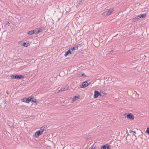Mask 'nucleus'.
I'll use <instances>...</instances> for the list:
<instances>
[{
  "label": "nucleus",
  "mask_w": 149,
  "mask_h": 149,
  "mask_svg": "<svg viewBox=\"0 0 149 149\" xmlns=\"http://www.w3.org/2000/svg\"><path fill=\"white\" fill-rule=\"evenodd\" d=\"M90 83L89 81H87L83 83L80 86L81 88H84L88 86Z\"/></svg>",
  "instance_id": "nucleus-3"
},
{
  "label": "nucleus",
  "mask_w": 149,
  "mask_h": 149,
  "mask_svg": "<svg viewBox=\"0 0 149 149\" xmlns=\"http://www.w3.org/2000/svg\"><path fill=\"white\" fill-rule=\"evenodd\" d=\"M130 132H133V131H130Z\"/></svg>",
  "instance_id": "nucleus-32"
},
{
  "label": "nucleus",
  "mask_w": 149,
  "mask_h": 149,
  "mask_svg": "<svg viewBox=\"0 0 149 149\" xmlns=\"http://www.w3.org/2000/svg\"><path fill=\"white\" fill-rule=\"evenodd\" d=\"M34 33V30H32L31 31H29L28 32V34L29 35H32Z\"/></svg>",
  "instance_id": "nucleus-13"
},
{
  "label": "nucleus",
  "mask_w": 149,
  "mask_h": 149,
  "mask_svg": "<svg viewBox=\"0 0 149 149\" xmlns=\"http://www.w3.org/2000/svg\"><path fill=\"white\" fill-rule=\"evenodd\" d=\"M107 145H103L101 148V149H107Z\"/></svg>",
  "instance_id": "nucleus-18"
},
{
  "label": "nucleus",
  "mask_w": 149,
  "mask_h": 149,
  "mask_svg": "<svg viewBox=\"0 0 149 149\" xmlns=\"http://www.w3.org/2000/svg\"><path fill=\"white\" fill-rule=\"evenodd\" d=\"M5 106H6V105H5V106L4 107L5 108Z\"/></svg>",
  "instance_id": "nucleus-34"
},
{
  "label": "nucleus",
  "mask_w": 149,
  "mask_h": 149,
  "mask_svg": "<svg viewBox=\"0 0 149 149\" xmlns=\"http://www.w3.org/2000/svg\"><path fill=\"white\" fill-rule=\"evenodd\" d=\"M31 97L32 99H31V102H32L34 103L37 104L38 103L36 102V99L33 97Z\"/></svg>",
  "instance_id": "nucleus-6"
},
{
  "label": "nucleus",
  "mask_w": 149,
  "mask_h": 149,
  "mask_svg": "<svg viewBox=\"0 0 149 149\" xmlns=\"http://www.w3.org/2000/svg\"><path fill=\"white\" fill-rule=\"evenodd\" d=\"M71 54L72 52L70 50H68L67 52H65V54L64 55V56L65 57H67L69 54Z\"/></svg>",
  "instance_id": "nucleus-7"
},
{
  "label": "nucleus",
  "mask_w": 149,
  "mask_h": 149,
  "mask_svg": "<svg viewBox=\"0 0 149 149\" xmlns=\"http://www.w3.org/2000/svg\"><path fill=\"white\" fill-rule=\"evenodd\" d=\"M6 93H7V94H8V91H6Z\"/></svg>",
  "instance_id": "nucleus-31"
},
{
  "label": "nucleus",
  "mask_w": 149,
  "mask_h": 149,
  "mask_svg": "<svg viewBox=\"0 0 149 149\" xmlns=\"http://www.w3.org/2000/svg\"><path fill=\"white\" fill-rule=\"evenodd\" d=\"M9 24H10V23L9 22H8L7 23V25H9Z\"/></svg>",
  "instance_id": "nucleus-29"
},
{
  "label": "nucleus",
  "mask_w": 149,
  "mask_h": 149,
  "mask_svg": "<svg viewBox=\"0 0 149 149\" xmlns=\"http://www.w3.org/2000/svg\"><path fill=\"white\" fill-rule=\"evenodd\" d=\"M26 98H23V99H22L21 100L22 101V102L26 103Z\"/></svg>",
  "instance_id": "nucleus-21"
},
{
  "label": "nucleus",
  "mask_w": 149,
  "mask_h": 149,
  "mask_svg": "<svg viewBox=\"0 0 149 149\" xmlns=\"http://www.w3.org/2000/svg\"><path fill=\"white\" fill-rule=\"evenodd\" d=\"M146 132L148 134H149V127L147 128Z\"/></svg>",
  "instance_id": "nucleus-22"
},
{
  "label": "nucleus",
  "mask_w": 149,
  "mask_h": 149,
  "mask_svg": "<svg viewBox=\"0 0 149 149\" xmlns=\"http://www.w3.org/2000/svg\"><path fill=\"white\" fill-rule=\"evenodd\" d=\"M40 135H41V134H40L37 131L35 133V134L34 135L35 136L36 138L38 137Z\"/></svg>",
  "instance_id": "nucleus-10"
},
{
  "label": "nucleus",
  "mask_w": 149,
  "mask_h": 149,
  "mask_svg": "<svg viewBox=\"0 0 149 149\" xmlns=\"http://www.w3.org/2000/svg\"><path fill=\"white\" fill-rule=\"evenodd\" d=\"M100 91V96H105V95H106L107 94L105 92H104V91Z\"/></svg>",
  "instance_id": "nucleus-8"
},
{
  "label": "nucleus",
  "mask_w": 149,
  "mask_h": 149,
  "mask_svg": "<svg viewBox=\"0 0 149 149\" xmlns=\"http://www.w3.org/2000/svg\"><path fill=\"white\" fill-rule=\"evenodd\" d=\"M34 33H38L40 32L39 29V28H36L34 30Z\"/></svg>",
  "instance_id": "nucleus-15"
},
{
  "label": "nucleus",
  "mask_w": 149,
  "mask_h": 149,
  "mask_svg": "<svg viewBox=\"0 0 149 149\" xmlns=\"http://www.w3.org/2000/svg\"><path fill=\"white\" fill-rule=\"evenodd\" d=\"M65 90V88H61L60 90H59L58 92V93L61 92L62 91H64Z\"/></svg>",
  "instance_id": "nucleus-17"
},
{
  "label": "nucleus",
  "mask_w": 149,
  "mask_h": 149,
  "mask_svg": "<svg viewBox=\"0 0 149 149\" xmlns=\"http://www.w3.org/2000/svg\"><path fill=\"white\" fill-rule=\"evenodd\" d=\"M70 51L71 50L73 51L74 50H76L74 47H71L70 49Z\"/></svg>",
  "instance_id": "nucleus-20"
},
{
  "label": "nucleus",
  "mask_w": 149,
  "mask_h": 149,
  "mask_svg": "<svg viewBox=\"0 0 149 149\" xmlns=\"http://www.w3.org/2000/svg\"><path fill=\"white\" fill-rule=\"evenodd\" d=\"M81 3H82V1H80L79 3V4H80Z\"/></svg>",
  "instance_id": "nucleus-30"
},
{
  "label": "nucleus",
  "mask_w": 149,
  "mask_h": 149,
  "mask_svg": "<svg viewBox=\"0 0 149 149\" xmlns=\"http://www.w3.org/2000/svg\"><path fill=\"white\" fill-rule=\"evenodd\" d=\"M133 132H134V133H136V132H134V131H133Z\"/></svg>",
  "instance_id": "nucleus-33"
},
{
  "label": "nucleus",
  "mask_w": 149,
  "mask_h": 149,
  "mask_svg": "<svg viewBox=\"0 0 149 149\" xmlns=\"http://www.w3.org/2000/svg\"><path fill=\"white\" fill-rule=\"evenodd\" d=\"M27 45V44H26V43L24 42L22 44V45L24 46L27 47L28 46V45Z\"/></svg>",
  "instance_id": "nucleus-25"
},
{
  "label": "nucleus",
  "mask_w": 149,
  "mask_h": 149,
  "mask_svg": "<svg viewBox=\"0 0 149 149\" xmlns=\"http://www.w3.org/2000/svg\"><path fill=\"white\" fill-rule=\"evenodd\" d=\"M114 11V9L113 8L107 9L103 13L104 15L108 16L110 15Z\"/></svg>",
  "instance_id": "nucleus-1"
},
{
  "label": "nucleus",
  "mask_w": 149,
  "mask_h": 149,
  "mask_svg": "<svg viewBox=\"0 0 149 149\" xmlns=\"http://www.w3.org/2000/svg\"><path fill=\"white\" fill-rule=\"evenodd\" d=\"M40 134H41V135L42 134V132L40 130L38 131H37Z\"/></svg>",
  "instance_id": "nucleus-27"
},
{
  "label": "nucleus",
  "mask_w": 149,
  "mask_h": 149,
  "mask_svg": "<svg viewBox=\"0 0 149 149\" xmlns=\"http://www.w3.org/2000/svg\"><path fill=\"white\" fill-rule=\"evenodd\" d=\"M141 18V17H140V15H138L137 17H136L134 18V19L135 21L138 20L139 19Z\"/></svg>",
  "instance_id": "nucleus-12"
},
{
  "label": "nucleus",
  "mask_w": 149,
  "mask_h": 149,
  "mask_svg": "<svg viewBox=\"0 0 149 149\" xmlns=\"http://www.w3.org/2000/svg\"><path fill=\"white\" fill-rule=\"evenodd\" d=\"M107 149H110V147L109 146V145L107 144Z\"/></svg>",
  "instance_id": "nucleus-23"
},
{
  "label": "nucleus",
  "mask_w": 149,
  "mask_h": 149,
  "mask_svg": "<svg viewBox=\"0 0 149 149\" xmlns=\"http://www.w3.org/2000/svg\"><path fill=\"white\" fill-rule=\"evenodd\" d=\"M95 147L93 146H92L89 149H95Z\"/></svg>",
  "instance_id": "nucleus-26"
},
{
  "label": "nucleus",
  "mask_w": 149,
  "mask_h": 149,
  "mask_svg": "<svg viewBox=\"0 0 149 149\" xmlns=\"http://www.w3.org/2000/svg\"><path fill=\"white\" fill-rule=\"evenodd\" d=\"M31 99H32L31 97H29L27 98H26V103H29L31 101Z\"/></svg>",
  "instance_id": "nucleus-11"
},
{
  "label": "nucleus",
  "mask_w": 149,
  "mask_h": 149,
  "mask_svg": "<svg viewBox=\"0 0 149 149\" xmlns=\"http://www.w3.org/2000/svg\"><path fill=\"white\" fill-rule=\"evenodd\" d=\"M45 27L43 26L39 29L40 32L43 31L45 29Z\"/></svg>",
  "instance_id": "nucleus-14"
},
{
  "label": "nucleus",
  "mask_w": 149,
  "mask_h": 149,
  "mask_svg": "<svg viewBox=\"0 0 149 149\" xmlns=\"http://www.w3.org/2000/svg\"><path fill=\"white\" fill-rule=\"evenodd\" d=\"M125 117L130 120H133L134 118V116L131 113L128 114L125 116Z\"/></svg>",
  "instance_id": "nucleus-4"
},
{
  "label": "nucleus",
  "mask_w": 149,
  "mask_h": 149,
  "mask_svg": "<svg viewBox=\"0 0 149 149\" xmlns=\"http://www.w3.org/2000/svg\"><path fill=\"white\" fill-rule=\"evenodd\" d=\"M86 76V75H85V74H84L83 73L82 74H81V76Z\"/></svg>",
  "instance_id": "nucleus-28"
},
{
  "label": "nucleus",
  "mask_w": 149,
  "mask_h": 149,
  "mask_svg": "<svg viewBox=\"0 0 149 149\" xmlns=\"http://www.w3.org/2000/svg\"><path fill=\"white\" fill-rule=\"evenodd\" d=\"M109 54H111V52H109Z\"/></svg>",
  "instance_id": "nucleus-35"
},
{
  "label": "nucleus",
  "mask_w": 149,
  "mask_h": 149,
  "mask_svg": "<svg viewBox=\"0 0 149 149\" xmlns=\"http://www.w3.org/2000/svg\"><path fill=\"white\" fill-rule=\"evenodd\" d=\"M46 127L44 126H42L40 128V130L42 132V133L45 130H46Z\"/></svg>",
  "instance_id": "nucleus-9"
},
{
  "label": "nucleus",
  "mask_w": 149,
  "mask_h": 149,
  "mask_svg": "<svg viewBox=\"0 0 149 149\" xmlns=\"http://www.w3.org/2000/svg\"><path fill=\"white\" fill-rule=\"evenodd\" d=\"M24 76L23 75H19L18 74H14L10 76V78L11 79H19L23 77Z\"/></svg>",
  "instance_id": "nucleus-2"
},
{
  "label": "nucleus",
  "mask_w": 149,
  "mask_h": 149,
  "mask_svg": "<svg viewBox=\"0 0 149 149\" xmlns=\"http://www.w3.org/2000/svg\"><path fill=\"white\" fill-rule=\"evenodd\" d=\"M140 16L141 18H144L146 17V14H143L142 15H140Z\"/></svg>",
  "instance_id": "nucleus-16"
},
{
  "label": "nucleus",
  "mask_w": 149,
  "mask_h": 149,
  "mask_svg": "<svg viewBox=\"0 0 149 149\" xmlns=\"http://www.w3.org/2000/svg\"><path fill=\"white\" fill-rule=\"evenodd\" d=\"M77 97L76 96H75L72 99L73 101H75Z\"/></svg>",
  "instance_id": "nucleus-19"
},
{
  "label": "nucleus",
  "mask_w": 149,
  "mask_h": 149,
  "mask_svg": "<svg viewBox=\"0 0 149 149\" xmlns=\"http://www.w3.org/2000/svg\"><path fill=\"white\" fill-rule=\"evenodd\" d=\"M74 47L75 50H77L78 49V46L77 45H75Z\"/></svg>",
  "instance_id": "nucleus-24"
},
{
  "label": "nucleus",
  "mask_w": 149,
  "mask_h": 149,
  "mask_svg": "<svg viewBox=\"0 0 149 149\" xmlns=\"http://www.w3.org/2000/svg\"><path fill=\"white\" fill-rule=\"evenodd\" d=\"M100 93L98 91H94V98H97L98 96L100 95Z\"/></svg>",
  "instance_id": "nucleus-5"
}]
</instances>
